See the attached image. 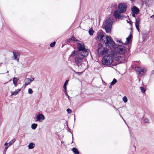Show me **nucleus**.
<instances>
[{
  "mask_svg": "<svg viewBox=\"0 0 154 154\" xmlns=\"http://www.w3.org/2000/svg\"><path fill=\"white\" fill-rule=\"evenodd\" d=\"M74 56H75V62L76 64H78L81 62L85 57L87 56L84 55V54L80 53L78 51H74L72 52L70 56L73 57Z\"/></svg>",
  "mask_w": 154,
  "mask_h": 154,
  "instance_id": "nucleus-1",
  "label": "nucleus"
},
{
  "mask_svg": "<svg viewBox=\"0 0 154 154\" xmlns=\"http://www.w3.org/2000/svg\"><path fill=\"white\" fill-rule=\"evenodd\" d=\"M112 23L113 21L112 20H105L103 22V25L105 27L106 33L111 32Z\"/></svg>",
  "mask_w": 154,
  "mask_h": 154,
  "instance_id": "nucleus-2",
  "label": "nucleus"
},
{
  "mask_svg": "<svg viewBox=\"0 0 154 154\" xmlns=\"http://www.w3.org/2000/svg\"><path fill=\"white\" fill-rule=\"evenodd\" d=\"M77 45L79 50L78 51L84 54L85 56H87L88 55V52L85 48L83 43H78L77 44Z\"/></svg>",
  "mask_w": 154,
  "mask_h": 154,
  "instance_id": "nucleus-3",
  "label": "nucleus"
},
{
  "mask_svg": "<svg viewBox=\"0 0 154 154\" xmlns=\"http://www.w3.org/2000/svg\"><path fill=\"white\" fill-rule=\"evenodd\" d=\"M113 61L112 57L111 56H105L102 58V63L103 65L108 66L112 63Z\"/></svg>",
  "mask_w": 154,
  "mask_h": 154,
  "instance_id": "nucleus-4",
  "label": "nucleus"
},
{
  "mask_svg": "<svg viewBox=\"0 0 154 154\" xmlns=\"http://www.w3.org/2000/svg\"><path fill=\"white\" fill-rule=\"evenodd\" d=\"M121 13H122L120 12L119 10H116L114 11L113 15L116 19H122L125 18L128 19L129 18V17L126 16Z\"/></svg>",
  "mask_w": 154,
  "mask_h": 154,
  "instance_id": "nucleus-5",
  "label": "nucleus"
},
{
  "mask_svg": "<svg viewBox=\"0 0 154 154\" xmlns=\"http://www.w3.org/2000/svg\"><path fill=\"white\" fill-rule=\"evenodd\" d=\"M97 51L99 55L100 56L106 54L108 52V50L106 48L103 47L101 44L99 43Z\"/></svg>",
  "mask_w": 154,
  "mask_h": 154,
  "instance_id": "nucleus-6",
  "label": "nucleus"
},
{
  "mask_svg": "<svg viewBox=\"0 0 154 154\" xmlns=\"http://www.w3.org/2000/svg\"><path fill=\"white\" fill-rule=\"evenodd\" d=\"M106 42L105 43L106 46L110 48L113 47L114 42L112 40L111 37L109 36H107L106 37Z\"/></svg>",
  "mask_w": 154,
  "mask_h": 154,
  "instance_id": "nucleus-7",
  "label": "nucleus"
},
{
  "mask_svg": "<svg viewBox=\"0 0 154 154\" xmlns=\"http://www.w3.org/2000/svg\"><path fill=\"white\" fill-rule=\"evenodd\" d=\"M127 6L125 3L119 4L118 7V10L121 13H125L127 10Z\"/></svg>",
  "mask_w": 154,
  "mask_h": 154,
  "instance_id": "nucleus-8",
  "label": "nucleus"
},
{
  "mask_svg": "<svg viewBox=\"0 0 154 154\" xmlns=\"http://www.w3.org/2000/svg\"><path fill=\"white\" fill-rule=\"evenodd\" d=\"M136 72H138L139 75H145L146 72V70L144 68H140L139 67H136L135 68Z\"/></svg>",
  "mask_w": 154,
  "mask_h": 154,
  "instance_id": "nucleus-9",
  "label": "nucleus"
},
{
  "mask_svg": "<svg viewBox=\"0 0 154 154\" xmlns=\"http://www.w3.org/2000/svg\"><path fill=\"white\" fill-rule=\"evenodd\" d=\"M126 49L124 47H119L117 48V52L120 54H123L126 51Z\"/></svg>",
  "mask_w": 154,
  "mask_h": 154,
  "instance_id": "nucleus-10",
  "label": "nucleus"
},
{
  "mask_svg": "<svg viewBox=\"0 0 154 154\" xmlns=\"http://www.w3.org/2000/svg\"><path fill=\"white\" fill-rule=\"evenodd\" d=\"M131 10L132 13L137 14L139 12V10L137 7L133 6L132 7Z\"/></svg>",
  "mask_w": 154,
  "mask_h": 154,
  "instance_id": "nucleus-11",
  "label": "nucleus"
},
{
  "mask_svg": "<svg viewBox=\"0 0 154 154\" xmlns=\"http://www.w3.org/2000/svg\"><path fill=\"white\" fill-rule=\"evenodd\" d=\"M13 52L14 55L13 57H14V59L15 60H17L18 61L19 57H19L20 55L19 53L16 51H13Z\"/></svg>",
  "mask_w": 154,
  "mask_h": 154,
  "instance_id": "nucleus-12",
  "label": "nucleus"
},
{
  "mask_svg": "<svg viewBox=\"0 0 154 154\" xmlns=\"http://www.w3.org/2000/svg\"><path fill=\"white\" fill-rule=\"evenodd\" d=\"M37 120L41 122L45 119L44 116L42 114H38L36 117Z\"/></svg>",
  "mask_w": 154,
  "mask_h": 154,
  "instance_id": "nucleus-13",
  "label": "nucleus"
},
{
  "mask_svg": "<svg viewBox=\"0 0 154 154\" xmlns=\"http://www.w3.org/2000/svg\"><path fill=\"white\" fill-rule=\"evenodd\" d=\"M140 20H136V21L135 23L136 27L139 32L140 31L139 29V24H140Z\"/></svg>",
  "mask_w": 154,
  "mask_h": 154,
  "instance_id": "nucleus-14",
  "label": "nucleus"
},
{
  "mask_svg": "<svg viewBox=\"0 0 154 154\" xmlns=\"http://www.w3.org/2000/svg\"><path fill=\"white\" fill-rule=\"evenodd\" d=\"M104 35L102 33H100L98 35L97 38L100 40H101L104 37Z\"/></svg>",
  "mask_w": 154,
  "mask_h": 154,
  "instance_id": "nucleus-15",
  "label": "nucleus"
},
{
  "mask_svg": "<svg viewBox=\"0 0 154 154\" xmlns=\"http://www.w3.org/2000/svg\"><path fill=\"white\" fill-rule=\"evenodd\" d=\"M35 146V144L33 143H30L28 145V148L30 149H32Z\"/></svg>",
  "mask_w": 154,
  "mask_h": 154,
  "instance_id": "nucleus-16",
  "label": "nucleus"
},
{
  "mask_svg": "<svg viewBox=\"0 0 154 154\" xmlns=\"http://www.w3.org/2000/svg\"><path fill=\"white\" fill-rule=\"evenodd\" d=\"M24 85H25V86L28 85L30 83V82H29V78H26L24 80Z\"/></svg>",
  "mask_w": 154,
  "mask_h": 154,
  "instance_id": "nucleus-17",
  "label": "nucleus"
},
{
  "mask_svg": "<svg viewBox=\"0 0 154 154\" xmlns=\"http://www.w3.org/2000/svg\"><path fill=\"white\" fill-rule=\"evenodd\" d=\"M72 150L75 154H79V152L76 148H73Z\"/></svg>",
  "mask_w": 154,
  "mask_h": 154,
  "instance_id": "nucleus-18",
  "label": "nucleus"
},
{
  "mask_svg": "<svg viewBox=\"0 0 154 154\" xmlns=\"http://www.w3.org/2000/svg\"><path fill=\"white\" fill-rule=\"evenodd\" d=\"M21 90L20 89H18L16 90L15 91L12 92L11 95H15L18 94V92Z\"/></svg>",
  "mask_w": 154,
  "mask_h": 154,
  "instance_id": "nucleus-19",
  "label": "nucleus"
},
{
  "mask_svg": "<svg viewBox=\"0 0 154 154\" xmlns=\"http://www.w3.org/2000/svg\"><path fill=\"white\" fill-rule=\"evenodd\" d=\"M18 79L17 78L14 77L13 79V84L16 86L17 82L18 80Z\"/></svg>",
  "mask_w": 154,
  "mask_h": 154,
  "instance_id": "nucleus-20",
  "label": "nucleus"
},
{
  "mask_svg": "<svg viewBox=\"0 0 154 154\" xmlns=\"http://www.w3.org/2000/svg\"><path fill=\"white\" fill-rule=\"evenodd\" d=\"M37 125L36 124L33 123L31 125V128L32 129H35L37 127Z\"/></svg>",
  "mask_w": 154,
  "mask_h": 154,
  "instance_id": "nucleus-21",
  "label": "nucleus"
},
{
  "mask_svg": "<svg viewBox=\"0 0 154 154\" xmlns=\"http://www.w3.org/2000/svg\"><path fill=\"white\" fill-rule=\"evenodd\" d=\"M131 39V38L130 37H128L127 38V41L125 42V44H128L130 43Z\"/></svg>",
  "mask_w": 154,
  "mask_h": 154,
  "instance_id": "nucleus-22",
  "label": "nucleus"
},
{
  "mask_svg": "<svg viewBox=\"0 0 154 154\" xmlns=\"http://www.w3.org/2000/svg\"><path fill=\"white\" fill-rule=\"evenodd\" d=\"M15 141V139H13L12 140L8 143L9 145V146H11L12 144H13Z\"/></svg>",
  "mask_w": 154,
  "mask_h": 154,
  "instance_id": "nucleus-23",
  "label": "nucleus"
},
{
  "mask_svg": "<svg viewBox=\"0 0 154 154\" xmlns=\"http://www.w3.org/2000/svg\"><path fill=\"white\" fill-rule=\"evenodd\" d=\"M71 39L72 40V41H74L75 42H78L79 40L76 39L74 36H72L71 38Z\"/></svg>",
  "mask_w": 154,
  "mask_h": 154,
  "instance_id": "nucleus-24",
  "label": "nucleus"
},
{
  "mask_svg": "<svg viewBox=\"0 0 154 154\" xmlns=\"http://www.w3.org/2000/svg\"><path fill=\"white\" fill-rule=\"evenodd\" d=\"M117 82V80L115 79H114L112 82L110 83L112 85L115 84Z\"/></svg>",
  "mask_w": 154,
  "mask_h": 154,
  "instance_id": "nucleus-25",
  "label": "nucleus"
},
{
  "mask_svg": "<svg viewBox=\"0 0 154 154\" xmlns=\"http://www.w3.org/2000/svg\"><path fill=\"white\" fill-rule=\"evenodd\" d=\"M123 100L124 102L125 103H126L128 101V99L127 97L126 96H125L123 97Z\"/></svg>",
  "mask_w": 154,
  "mask_h": 154,
  "instance_id": "nucleus-26",
  "label": "nucleus"
},
{
  "mask_svg": "<svg viewBox=\"0 0 154 154\" xmlns=\"http://www.w3.org/2000/svg\"><path fill=\"white\" fill-rule=\"evenodd\" d=\"M55 44H56V42H53L52 43H51L50 45V46L51 47H54L55 45Z\"/></svg>",
  "mask_w": 154,
  "mask_h": 154,
  "instance_id": "nucleus-27",
  "label": "nucleus"
},
{
  "mask_svg": "<svg viewBox=\"0 0 154 154\" xmlns=\"http://www.w3.org/2000/svg\"><path fill=\"white\" fill-rule=\"evenodd\" d=\"M127 20V23H129L130 24V25L131 26H132L133 22L131 21V20Z\"/></svg>",
  "mask_w": 154,
  "mask_h": 154,
  "instance_id": "nucleus-28",
  "label": "nucleus"
},
{
  "mask_svg": "<svg viewBox=\"0 0 154 154\" xmlns=\"http://www.w3.org/2000/svg\"><path fill=\"white\" fill-rule=\"evenodd\" d=\"M94 32V31L92 29L91 30L90 29L89 31V33L90 35H93Z\"/></svg>",
  "mask_w": 154,
  "mask_h": 154,
  "instance_id": "nucleus-29",
  "label": "nucleus"
},
{
  "mask_svg": "<svg viewBox=\"0 0 154 154\" xmlns=\"http://www.w3.org/2000/svg\"><path fill=\"white\" fill-rule=\"evenodd\" d=\"M74 72L75 73L77 74L78 75H81L83 73V72H77L75 71V70L74 71Z\"/></svg>",
  "mask_w": 154,
  "mask_h": 154,
  "instance_id": "nucleus-30",
  "label": "nucleus"
},
{
  "mask_svg": "<svg viewBox=\"0 0 154 154\" xmlns=\"http://www.w3.org/2000/svg\"><path fill=\"white\" fill-rule=\"evenodd\" d=\"M140 89L142 93H144L146 91L145 88L143 87H140Z\"/></svg>",
  "mask_w": 154,
  "mask_h": 154,
  "instance_id": "nucleus-31",
  "label": "nucleus"
},
{
  "mask_svg": "<svg viewBox=\"0 0 154 154\" xmlns=\"http://www.w3.org/2000/svg\"><path fill=\"white\" fill-rule=\"evenodd\" d=\"M32 90L31 88H29L28 89V93L29 94H32Z\"/></svg>",
  "mask_w": 154,
  "mask_h": 154,
  "instance_id": "nucleus-32",
  "label": "nucleus"
},
{
  "mask_svg": "<svg viewBox=\"0 0 154 154\" xmlns=\"http://www.w3.org/2000/svg\"><path fill=\"white\" fill-rule=\"evenodd\" d=\"M63 88H64V91L66 93V85H63Z\"/></svg>",
  "mask_w": 154,
  "mask_h": 154,
  "instance_id": "nucleus-33",
  "label": "nucleus"
},
{
  "mask_svg": "<svg viewBox=\"0 0 154 154\" xmlns=\"http://www.w3.org/2000/svg\"><path fill=\"white\" fill-rule=\"evenodd\" d=\"M67 111L68 113H71L72 112L71 110L69 108L67 109Z\"/></svg>",
  "mask_w": 154,
  "mask_h": 154,
  "instance_id": "nucleus-34",
  "label": "nucleus"
},
{
  "mask_svg": "<svg viewBox=\"0 0 154 154\" xmlns=\"http://www.w3.org/2000/svg\"><path fill=\"white\" fill-rule=\"evenodd\" d=\"M144 122L145 123H147L149 122V120L147 119H145L144 120Z\"/></svg>",
  "mask_w": 154,
  "mask_h": 154,
  "instance_id": "nucleus-35",
  "label": "nucleus"
},
{
  "mask_svg": "<svg viewBox=\"0 0 154 154\" xmlns=\"http://www.w3.org/2000/svg\"><path fill=\"white\" fill-rule=\"evenodd\" d=\"M34 78L32 77H31L29 79V82H31L33 81L34 80Z\"/></svg>",
  "mask_w": 154,
  "mask_h": 154,
  "instance_id": "nucleus-36",
  "label": "nucleus"
},
{
  "mask_svg": "<svg viewBox=\"0 0 154 154\" xmlns=\"http://www.w3.org/2000/svg\"><path fill=\"white\" fill-rule=\"evenodd\" d=\"M68 82V80H66L63 85H66V84Z\"/></svg>",
  "mask_w": 154,
  "mask_h": 154,
  "instance_id": "nucleus-37",
  "label": "nucleus"
},
{
  "mask_svg": "<svg viewBox=\"0 0 154 154\" xmlns=\"http://www.w3.org/2000/svg\"><path fill=\"white\" fill-rule=\"evenodd\" d=\"M8 146H6L5 147L4 149V152H5L7 150V149L8 148Z\"/></svg>",
  "mask_w": 154,
  "mask_h": 154,
  "instance_id": "nucleus-38",
  "label": "nucleus"
},
{
  "mask_svg": "<svg viewBox=\"0 0 154 154\" xmlns=\"http://www.w3.org/2000/svg\"><path fill=\"white\" fill-rule=\"evenodd\" d=\"M71 41H72V40L71 39V38L67 40V42L69 43H70Z\"/></svg>",
  "mask_w": 154,
  "mask_h": 154,
  "instance_id": "nucleus-39",
  "label": "nucleus"
},
{
  "mask_svg": "<svg viewBox=\"0 0 154 154\" xmlns=\"http://www.w3.org/2000/svg\"><path fill=\"white\" fill-rule=\"evenodd\" d=\"M132 34H131V32L130 33V34L128 36V37H130V38H131V37H132Z\"/></svg>",
  "mask_w": 154,
  "mask_h": 154,
  "instance_id": "nucleus-40",
  "label": "nucleus"
},
{
  "mask_svg": "<svg viewBox=\"0 0 154 154\" xmlns=\"http://www.w3.org/2000/svg\"><path fill=\"white\" fill-rule=\"evenodd\" d=\"M4 145L5 146H8L9 147V146H8V143L7 142L5 143Z\"/></svg>",
  "mask_w": 154,
  "mask_h": 154,
  "instance_id": "nucleus-41",
  "label": "nucleus"
},
{
  "mask_svg": "<svg viewBox=\"0 0 154 154\" xmlns=\"http://www.w3.org/2000/svg\"><path fill=\"white\" fill-rule=\"evenodd\" d=\"M66 95L67 96V97L69 99V100H70L69 97V96L68 95V94H67V93H66Z\"/></svg>",
  "mask_w": 154,
  "mask_h": 154,
  "instance_id": "nucleus-42",
  "label": "nucleus"
},
{
  "mask_svg": "<svg viewBox=\"0 0 154 154\" xmlns=\"http://www.w3.org/2000/svg\"><path fill=\"white\" fill-rule=\"evenodd\" d=\"M135 14L134 13H132V16L135 17Z\"/></svg>",
  "mask_w": 154,
  "mask_h": 154,
  "instance_id": "nucleus-43",
  "label": "nucleus"
},
{
  "mask_svg": "<svg viewBox=\"0 0 154 154\" xmlns=\"http://www.w3.org/2000/svg\"><path fill=\"white\" fill-rule=\"evenodd\" d=\"M112 85L111 84L109 86V88H112V85Z\"/></svg>",
  "mask_w": 154,
  "mask_h": 154,
  "instance_id": "nucleus-44",
  "label": "nucleus"
},
{
  "mask_svg": "<svg viewBox=\"0 0 154 154\" xmlns=\"http://www.w3.org/2000/svg\"><path fill=\"white\" fill-rule=\"evenodd\" d=\"M117 41L118 42H120V43H122V42H121V41L120 40H119V41Z\"/></svg>",
  "mask_w": 154,
  "mask_h": 154,
  "instance_id": "nucleus-45",
  "label": "nucleus"
},
{
  "mask_svg": "<svg viewBox=\"0 0 154 154\" xmlns=\"http://www.w3.org/2000/svg\"><path fill=\"white\" fill-rule=\"evenodd\" d=\"M154 17V14L151 16V17H150V18H152V17Z\"/></svg>",
  "mask_w": 154,
  "mask_h": 154,
  "instance_id": "nucleus-46",
  "label": "nucleus"
},
{
  "mask_svg": "<svg viewBox=\"0 0 154 154\" xmlns=\"http://www.w3.org/2000/svg\"><path fill=\"white\" fill-rule=\"evenodd\" d=\"M120 58V57L119 56L118 58V59H119Z\"/></svg>",
  "mask_w": 154,
  "mask_h": 154,
  "instance_id": "nucleus-47",
  "label": "nucleus"
}]
</instances>
